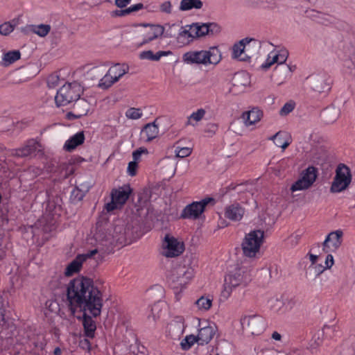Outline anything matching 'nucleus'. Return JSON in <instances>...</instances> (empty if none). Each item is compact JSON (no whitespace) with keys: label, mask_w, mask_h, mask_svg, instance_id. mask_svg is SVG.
Listing matches in <instances>:
<instances>
[{"label":"nucleus","mask_w":355,"mask_h":355,"mask_svg":"<svg viewBox=\"0 0 355 355\" xmlns=\"http://www.w3.org/2000/svg\"><path fill=\"white\" fill-rule=\"evenodd\" d=\"M103 282L85 277L70 281L67 288V305L71 315L83 318L84 334L94 338L96 324L92 318L101 313L103 305Z\"/></svg>","instance_id":"obj_1"},{"label":"nucleus","mask_w":355,"mask_h":355,"mask_svg":"<svg viewBox=\"0 0 355 355\" xmlns=\"http://www.w3.org/2000/svg\"><path fill=\"white\" fill-rule=\"evenodd\" d=\"M220 51L216 46H211L207 50L191 51L182 55V60L188 64H217L221 60Z\"/></svg>","instance_id":"obj_2"},{"label":"nucleus","mask_w":355,"mask_h":355,"mask_svg":"<svg viewBox=\"0 0 355 355\" xmlns=\"http://www.w3.org/2000/svg\"><path fill=\"white\" fill-rule=\"evenodd\" d=\"M83 91V87L78 82L64 84L57 91L55 96L57 107L65 106L78 101Z\"/></svg>","instance_id":"obj_3"},{"label":"nucleus","mask_w":355,"mask_h":355,"mask_svg":"<svg viewBox=\"0 0 355 355\" xmlns=\"http://www.w3.org/2000/svg\"><path fill=\"white\" fill-rule=\"evenodd\" d=\"M16 342L19 345L31 348L35 354V350H44L47 344L43 335L36 334L31 329H20L16 336Z\"/></svg>","instance_id":"obj_4"},{"label":"nucleus","mask_w":355,"mask_h":355,"mask_svg":"<svg viewBox=\"0 0 355 355\" xmlns=\"http://www.w3.org/2000/svg\"><path fill=\"white\" fill-rule=\"evenodd\" d=\"M194 275V268H172L167 276V282L173 289L181 291L189 283Z\"/></svg>","instance_id":"obj_5"},{"label":"nucleus","mask_w":355,"mask_h":355,"mask_svg":"<svg viewBox=\"0 0 355 355\" xmlns=\"http://www.w3.org/2000/svg\"><path fill=\"white\" fill-rule=\"evenodd\" d=\"M264 233L261 230H253L245 235L242 243L243 254L248 257H255L259 252Z\"/></svg>","instance_id":"obj_6"},{"label":"nucleus","mask_w":355,"mask_h":355,"mask_svg":"<svg viewBox=\"0 0 355 355\" xmlns=\"http://www.w3.org/2000/svg\"><path fill=\"white\" fill-rule=\"evenodd\" d=\"M129 71V67L125 64L116 63L112 65L100 79L98 86L103 89H108L116 83L123 76Z\"/></svg>","instance_id":"obj_7"},{"label":"nucleus","mask_w":355,"mask_h":355,"mask_svg":"<svg viewBox=\"0 0 355 355\" xmlns=\"http://www.w3.org/2000/svg\"><path fill=\"white\" fill-rule=\"evenodd\" d=\"M352 181V175L348 166L343 164L338 166L336 175L331 184L330 191L332 193H340L347 188Z\"/></svg>","instance_id":"obj_8"},{"label":"nucleus","mask_w":355,"mask_h":355,"mask_svg":"<svg viewBox=\"0 0 355 355\" xmlns=\"http://www.w3.org/2000/svg\"><path fill=\"white\" fill-rule=\"evenodd\" d=\"M215 200L207 197L200 201H195L187 205L182 210L180 217L184 219H196L204 212L205 207L211 204L214 205Z\"/></svg>","instance_id":"obj_9"},{"label":"nucleus","mask_w":355,"mask_h":355,"mask_svg":"<svg viewBox=\"0 0 355 355\" xmlns=\"http://www.w3.org/2000/svg\"><path fill=\"white\" fill-rule=\"evenodd\" d=\"M132 190L129 185H123L114 189L111 192V201L105 205L107 212L121 208L129 198Z\"/></svg>","instance_id":"obj_10"},{"label":"nucleus","mask_w":355,"mask_h":355,"mask_svg":"<svg viewBox=\"0 0 355 355\" xmlns=\"http://www.w3.org/2000/svg\"><path fill=\"white\" fill-rule=\"evenodd\" d=\"M141 26L144 27L145 30L141 35V41L135 44L137 48H140L154 40L162 38L165 30L164 27L160 24H142Z\"/></svg>","instance_id":"obj_11"},{"label":"nucleus","mask_w":355,"mask_h":355,"mask_svg":"<svg viewBox=\"0 0 355 355\" xmlns=\"http://www.w3.org/2000/svg\"><path fill=\"white\" fill-rule=\"evenodd\" d=\"M241 323L243 328L252 335H259L266 327L265 319L259 315L244 316Z\"/></svg>","instance_id":"obj_12"},{"label":"nucleus","mask_w":355,"mask_h":355,"mask_svg":"<svg viewBox=\"0 0 355 355\" xmlns=\"http://www.w3.org/2000/svg\"><path fill=\"white\" fill-rule=\"evenodd\" d=\"M0 336L1 338L8 339L15 336L16 326L12 321L5 318L4 299L0 293Z\"/></svg>","instance_id":"obj_13"},{"label":"nucleus","mask_w":355,"mask_h":355,"mask_svg":"<svg viewBox=\"0 0 355 355\" xmlns=\"http://www.w3.org/2000/svg\"><path fill=\"white\" fill-rule=\"evenodd\" d=\"M247 268H235V269L227 275L225 281L234 288L240 285L245 286L251 281L250 275L246 269Z\"/></svg>","instance_id":"obj_14"},{"label":"nucleus","mask_w":355,"mask_h":355,"mask_svg":"<svg viewBox=\"0 0 355 355\" xmlns=\"http://www.w3.org/2000/svg\"><path fill=\"white\" fill-rule=\"evenodd\" d=\"M332 78L326 73H320L310 77V84L313 90L322 93L331 89Z\"/></svg>","instance_id":"obj_15"},{"label":"nucleus","mask_w":355,"mask_h":355,"mask_svg":"<svg viewBox=\"0 0 355 355\" xmlns=\"http://www.w3.org/2000/svg\"><path fill=\"white\" fill-rule=\"evenodd\" d=\"M343 236L342 230H337L328 234L322 243V251L325 253L336 252L341 245Z\"/></svg>","instance_id":"obj_16"},{"label":"nucleus","mask_w":355,"mask_h":355,"mask_svg":"<svg viewBox=\"0 0 355 355\" xmlns=\"http://www.w3.org/2000/svg\"><path fill=\"white\" fill-rule=\"evenodd\" d=\"M102 259V254H100L96 249H94L87 253L78 254L76 259L67 266H82L85 262L92 266L94 263H93V261H94L96 264L98 265L101 263Z\"/></svg>","instance_id":"obj_17"},{"label":"nucleus","mask_w":355,"mask_h":355,"mask_svg":"<svg viewBox=\"0 0 355 355\" xmlns=\"http://www.w3.org/2000/svg\"><path fill=\"white\" fill-rule=\"evenodd\" d=\"M163 254L166 257H175L182 254L184 250L183 243L175 238L166 235L164 241Z\"/></svg>","instance_id":"obj_18"},{"label":"nucleus","mask_w":355,"mask_h":355,"mask_svg":"<svg viewBox=\"0 0 355 355\" xmlns=\"http://www.w3.org/2000/svg\"><path fill=\"white\" fill-rule=\"evenodd\" d=\"M220 31V27L216 23H194L191 24V33L195 37H202L206 35H216Z\"/></svg>","instance_id":"obj_19"},{"label":"nucleus","mask_w":355,"mask_h":355,"mask_svg":"<svg viewBox=\"0 0 355 355\" xmlns=\"http://www.w3.org/2000/svg\"><path fill=\"white\" fill-rule=\"evenodd\" d=\"M251 42L253 43L254 46H258L260 47V43L257 40L245 37L234 44L232 47V58L241 61L248 60L250 57L245 55H243V53L245 52L246 45L250 44Z\"/></svg>","instance_id":"obj_20"},{"label":"nucleus","mask_w":355,"mask_h":355,"mask_svg":"<svg viewBox=\"0 0 355 355\" xmlns=\"http://www.w3.org/2000/svg\"><path fill=\"white\" fill-rule=\"evenodd\" d=\"M200 329L198 330V344H207L214 337L216 331V326L214 323H209L207 321L199 323Z\"/></svg>","instance_id":"obj_21"},{"label":"nucleus","mask_w":355,"mask_h":355,"mask_svg":"<svg viewBox=\"0 0 355 355\" xmlns=\"http://www.w3.org/2000/svg\"><path fill=\"white\" fill-rule=\"evenodd\" d=\"M245 213V209L239 203L234 202L225 207L224 216L233 222H238L242 220Z\"/></svg>","instance_id":"obj_22"},{"label":"nucleus","mask_w":355,"mask_h":355,"mask_svg":"<svg viewBox=\"0 0 355 355\" xmlns=\"http://www.w3.org/2000/svg\"><path fill=\"white\" fill-rule=\"evenodd\" d=\"M40 147L39 143L34 139L27 141L26 144L17 149L11 150V155L13 156L24 157L31 156L38 150Z\"/></svg>","instance_id":"obj_23"},{"label":"nucleus","mask_w":355,"mask_h":355,"mask_svg":"<svg viewBox=\"0 0 355 355\" xmlns=\"http://www.w3.org/2000/svg\"><path fill=\"white\" fill-rule=\"evenodd\" d=\"M159 129L156 124V120L153 122L146 124L140 132L141 139L144 142H150L159 135Z\"/></svg>","instance_id":"obj_24"},{"label":"nucleus","mask_w":355,"mask_h":355,"mask_svg":"<svg viewBox=\"0 0 355 355\" xmlns=\"http://www.w3.org/2000/svg\"><path fill=\"white\" fill-rule=\"evenodd\" d=\"M263 116L262 111L257 107L244 112L242 114V119L246 126L255 124L259 121Z\"/></svg>","instance_id":"obj_25"},{"label":"nucleus","mask_w":355,"mask_h":355,"mask_svg":"<svg viewBox=\"0 0 355 355\" xmlns=\"http://www.w3.org/2000/svg\"><path fill=\"white\" fill-rule=\"evenodd\" d=\"M85 139L84 132L83 131L78 132L65 141L63 148L65 150L71 152L83 144Z\"/></svg>","instance_id":"obj_26"},{"label":"nucleus","mask_w":355,"mask_h":355,"mask_svg":"<svg viewBox=\"0 0 355 355\" xmlns=\"http://www.w3.org/2000/svg\"><path fill=\"white\" fill-rule=\"evenodd\" d=\"M25 30L27 32H31L41 37H44L49 33L51 31V26L45 24H30L25 27Z\"/></svg>","instance_id":"obj_27"},{"label":"nucleus","mask_w":355,"mask_h":355,"mask_svg":"<svg viewBox=\"0 0 355 355\" xmlns=\"http://www.w3.org/2000/svg\"><path fill=\"white\" fill-rule=\"evenodd\" d=\"M171 54V51H159L157 53H154L153 51L148 50V51H144L140 52L139 55V58L141 60H152V61H158L161 59L163 56H167L168 55Z\"/></svg>","instance_id":"obj_28"},{"label":"nucleus","mask_w":355,"mask_h":355,"mask_svg":"<svg viewBox=\"0 0 355 355\" xmlns=\"http://www.w3.org/2000/svg\"><path fill=\"white\" fill-rule=\"evenodd\" d=\"M317 168L310 166L301 173L300 178L311 187L317 178Z\"/></svg>","instance_id":"obj_29"},{"label":"nucleus","mask_w":355,"mask_h":355,"mask_svg":"<svg viewBox=\"0 0 355 355\" xmlns=\"http://www.w3.org/2000/svg\"><path fill=\"white\" fill-rule=\"evenodd\" d=\"M270 139L274 141L277 147L282 149L286 148L291 143L290 137L286 132H279L270 137Z\"/></svg>","instance_id":"obj_30"},{"label":"nucleus","mask_w":355,"mask_h":355,"mask_svg":"<svg viewBox=\"0 0 355 355\" xmlns=\"http://www.w3.org/2000/svg\"><path fill=\"white\" fill-rule=\"evenodd\" d=\"M203 6V2L201 0H181L179 10L180 11H189L193 9L199 10Z\"/></svg>","instance_id":"obj_31"},{"label":"nucleus","mask_w":355,"mask_h":355,"mask_svg":"<svg viewBox=\"0 0 355 355\" xmlns=\"http://www.w3.org/2000/svg\"><path fill=\"white\" fill-rule=\"evenodd\" d=\"M206 110L203 108L198 109L193 112L187 118V125L196 126L205 116Z\"/></svg>","instance_id":"obj_32"},{"label":"nucleus","mask_w":355,"mask_h":355,"mask_svg":"<svg viewBox=\"0 0 355 355\" xmlns=\"http://www.w3.org/2000/svg\"><path fill=\"white\" fill-rule=\"evenodd\" d=\"M340 115L339 109L336 107H329L322 112V116L327 123H334L337 120Z\"/></svg>","instance_id":"obj_33"},{"label":"nucleus","mask_w":355,"mask_h":355,"mask_svg":"<svg viewBox=\"0 0 355 355\" xmlns=\"http://www.w3.org/2000/svg\"><path fill=\"white\" fill-rule=\"evenodd\" d=\"M21 58V53L19 50H13L6 52L2 56V62L4 66H8Z\"/></svg>","instance_id":"obj_34"},{"label":"nucleus","mask_w":355,"mask_h":355,"mask_svg":"<svg viewBox=\"0 0 355 355\" xmlns=\"http://www.w3.org/2000/svg\"><path fill=\"white\" fill-rule=\"evenodd\" d=\"M48 218V215L44 216L43 218L39 220L37 223L36 224V225H38L40 227L42 226V230L44 232H50L55 228V222L54 219L52 218L49 221Z\"/></svg>","instance_id":"obj_35"},{"label":"nucleus","mask_w":355,"mask_h":355,"mask_svg":"<svg viewBox=\"0 0 355 355\" xmlns=\"http://www.w3.org/2000/svg\"><path fill=\"white\" fill-rule=\"evenodd\" d=\"M196 304L198 309L202 311L209 310L212 305V299L209 297L202 296L196 300Z\"/></svg>","instance_id":"obj_36"},{"label":"nucleus","mask_w":355,"mask_h":355,"mask_svg":"<svg viewBox=\"0 0 355 355\" xmlns=\"http://www.w3.org/2000/svg\"><path fill=\"white\" fill-rule=\"evenodd\" d=\"M275 63L279 64L277 53V50H275V49L269 53L266 60L261 64V68L266 69Z\"/></svg>","instance_id":"obj_37"},{"label":"nucleus","mask_w":355,"mask_h":355,"mask_svg":"<svg viewBox=\"0 0 355 355\" xmlns=\"http://www.w3.org/2000/svg\"><path fill=\"white\" fill-rule=\"evenodd\" d=\"M171 327L177 329V332L182 334L185 328L184 319L182 316H176L171 323Z\"/></svg>","instance_id":"obj_38"},{"label":"nucleus","mask_w":355,"mask_h":355,"mask_svg":"<svg viewBox=\"0 0 355 355\" xmlns=\"http://www.w3.org/2000/svg\"><path fill=\"white\" fill-rule=\"evenodd\" d=\"M16 26L15 21L5 22L0 25V34L2 35H8L11 33Z\"/></svg>","instance_id":"obj_39"},{"label":"nucleus","mask_w":355,"mask_h":355,"mask_svg":"<svg viewBox=\"0 0 355 355\" xmlns=\"http://www.w3.org/2000/svg\"><path fill=\"white\" fill-rule=\"evenodd\" d=\"M142 116V111L139 108L130 107L125 112V116L130 119L137 120L141 118Z\"/></svg>","instance_id":"obj_40"},{"label":"nucleus","mask_w":355,"mask_h":355,"mask_svg":"<svg viewBox=\"0 0 355 355\" xmlns=\"http://www.w3.org/2000/svg\"><path fill=\"white\" fill-rule=\"evenodd\" d=\"M310 187L307 185L300 178L295 181L291 187L290 190L291 192H295L298 191H303L309 189Z\"/></svg>","instance_id":"obj_41"},{"label":"nucleus","mask_w":355,"mask_h":355,"mask_svg":"<svg viewBox=\"0 0 355 355\" xmlns=\"http://www.w3.org/2000/svg\"><path fill=\"white\" fill-rule=\"evenodd\" d=\"M162 309L159 303L154 304L151 307V313L148 315V319H153V322H156L160 318Z\"/></svg>","instance_id":"obj_42"},{"label":"nucleus","mask_w":355,"mask_h":355,"mask_svg":"<svg viewBox=\"0 0 355 355\" xmlns=\"http://www.w3.org/2000/svg\"><path fill=\"white\" fill-rule=\"evenodd\" d=\"M234 288L233 286H232L229 284H227V282L225 281L223 284V288L220 293V300H227L230 297Z\"/></svg>","instance_id":"obj_43"},{"label":"nucleus","mask_w":355,"mask_h":355,"mask_svg":"<svg viewBox=\"0 0 355 355\" xmlns=\"http://www.w3.org/2000/svg\"><path fill=\"white\" fill-rule=\"evenodd\" d=\"M198 337L195 336L193 335L188 336L185 338V339L182 342L181 345L183 349H189L195 343H198Z\"/></svg>","instance_id":"obj_44"},{"label":"nucleus","mask_w":355,"mask_h":355,"mask_svg":"<svg viewBox=\"0 0 355 355\" xmlns=\"http://www.w3.org/2000/svg\"><path fill=\"white\" fill-rule=\"evenodd\" d=\"M179 36L180 37H184L187 40V41H191L193 38H195L194 35L191 33V25L187 27H182L181 31L179 33Z\"/></svg>","instance_id":"obj_45"},{"label":"nucleus","mask_w":355,"mask_h":355,"mask_svg":"<svg viewBox=\"0 0 355 355\" xmlns=\"http://www.w3.org/2000/svg\"><path fill=\"white\" fill-rule=\"evenodd\" d=\"M175 155L178 157L184 158L189 156L192 152V149L189 147H177L175 148Z\"/></svg>","instance_id":"obj_46"},{"label":"nucleus","mask_w":355,"mask_h":355,"mask_svg":"<svg viewBox=\"0 0 355 355\" xmlns=\"http://www.w3.org/2000/svg\"><path fill=\"white\" fill-rule=\"evenodd\" d=\"M159 10L161 12L170 15L173 11L172 3L170 1H165L159 5Z\"/></svg>","instance_id":"obj_47"},{"label":"nucleus","mask_w":355,"mask_h":355,"mask_svg":"<svg viewBox=\"0 0 355 355\" xmlns=\"http://www.w3.org/2000/svg\"><path fill=\"white\" fill-rule=\"evenodd\" d=\"M295 108V103L292 101L288 102L280 110V114L282 116H286L291 112Z\"/></svg>","instance_id":"obj_48"},{"label":"nucleus","mask_w":355,"mask_h":355,"mask_svg":"<svg viewBox=\"0 0 355 355\" xmlns=\"http://www.w3.org/2000/svg\"><path fill=\"white\" fill-rule=\"evenodd\" d=\"M60 81L57 74H51L47 78V85L49 88H55L58 85Z\"/></svg>","instance_id":"obj_49"},{"label":"nucleus","mask_w":355,"mask_h":355,"mask_svg":"<svg viewBox=\"0 0 355 355\" xmlns=\"http://www.w3.org/2000/svg\"><path fill=\"white\" fill-rule=\"evenodd\" d=\"M277 53L279 64H282L284 63L288 56V51L285 49H280L279 50H277Z\"/></svg>","instance_id":"obj_50"},{"label":"nucleus","mask_w":355,"mask_h":355,"mask_svg":"<svg viewBox=\"0 0 355 355\" xmlns=\"http://www.w3.org/2000/svg\"><path fill=\"white\" fill-rule=\"evenodd\" d=\"M148 150L145 148H139L132 153L133 161L137 162L142 154H148Z\"/></svg>","instance_id":"obj_51"},{"label":"nucleus","mask_w":355,"mask_h":355,"mask_svg":"<svg viewBox=\"0 0 355 355\" xmlns=\"http://www.w3.org/2000/svg\"><path fill=\"white\" fill-rule=\"evenodd\" d=\"M137 162L132 161L130 162L128 166L127 171L130 176H134L136 174L137 168Z\"/></svg>","instance_id":"obj_52"},{"label":"nucleus","mask_w":355,"mask_h":355,"mask_svg":"<svg viewBox=\"0 0 355 355\" xmlns=\"http://www.w3.org/2000/svg\"><path fill=\"white\" fill-rule=\"evenodd\" d=\"M45 306L51 312H56L59 307L58 304L53 300H47L45 303Z\"/></svg>","instance_id":"obj_53"},{"label":"nucleus","mask_w":355,"mask_h":355,"mask_svg":"<svg viewBox=\"0 0 355 355\" xmlns=\"http://www.w3.org/2000/svg\"><path fill=\"white\" fill-rule=\"evenodd\" d=\"M143 8H144V5L141 3H137L135 5H132L130 7H128V8L124 9L123 12H127L128 15H129L130 13H131L132 12H136V11H138V10L142 9Z\"/></svg>","instance_id":"obj_54"},{"label":"nucleus","mask_w":355,"mask_h":355,"mask_svg":"<svg viewBox=\"0 0 355 355\" xmlns=\"http://www.w3.org/2000/svg\"><path fill=\"white\" fill-rule=\"evenodd\" d=\"M308 256L309 257V260L311 263V265H314L315 264L317 260H318V255H315V254H308L306 257H304V259H303V263H306L307 264L306 261H307V259H308Z\"/></svg>","instance_id":"obj_55"},{"label":"nucleus","mask_w":355,"mask_h":355,"mask_svg":"<svg viewBox=\"0 0 355 355\" xmlns=\"http://www.w3.org/2000/svg\"><path fill=\"white\" fill-rule=\"evenodd\" d=\"M81 268H66V271L64 274L66 276L70 277L75 273H78L80 271Z\"/></svg>","instance_id":"obj_56"},{"label":"nucleus","mask_w":355,"mask_h":355,"mask_svg":"<svg viewBox=\"0 0 355 355\" xmlns=\"http://www.w3.org/2000/svg\"><path fill=\"white\" fill-rule=\"evenodd\" d=\"M330 253L331 252L328 253V254L327 255V257L325 258V261H324L325 266H333L334 264V257Z\"/></svg>","instance_id":"obj_57"},{"label":"nucleus","mask_w":355,"mask_h":355,"mask_svg":"<svg viewBox=\"0 0 355 355\" xmlns=\"http://www.w3.org/2000/svg\"><path fill=\"white\" fill-rule=\"evenodd\" d=\"M71 196H74V198L78 200H81L83 198V194L80 193V191L78 188L73 189Z\"/></svg>","instance_id":"obj_58"},{"label":"nucleus","mask_w":355,"mask_h":355,"mask_svg":"<svg viewBox=\"0 0 355 355\" xmlns=\"http://www.w3.org/2000/svg\"><path fill=\"white\" fill-rule=\"evenodd\" d=\"M131 0H115V4L119 8H124L130 3Z\"/></svg>","instance_id":"obj_59"},{"label":"nucleus","mask_w":355,"mask_h":355,"mask_svg":"<svg viewBox=\"0 0 355 355\" xmlns=\"http://www.w3.org/2000/svg\"><path fill=\"white\" fill-rule=\"evenodd\" d=\"M80 345L83 349H87L89 351L91 349V343L88 339H84L83 340H81Z\"/></svg>","instance_id":"obj_60"},{"label":"nucleus","mask_w":355,"mask_h":355,"mask_svg":"<svg viewBox=\"0 0 355 355\" xmlns=\"http://www.w3.org/2000/svg\"><path fill=\"white\" fill-rule=\"evenodd\" d=\"M271 278H276L277 275V268H266Z\"/></svg>","instance_id":"obj_61"},{"label":"nucleus","mask_w":355,"mask_h":355,"mask_svg":"<svg viewBox=\"0 0 355 355\" xmlns=\"http://www.w3.org/2000/svg\"><path fill=\"white\" fill-rule=\"evenodd\" d=\"M106 0H89L92 6H97L105 2Z\"/></svg>","instance_id":"obj_62"},{"label":"nucleus","mask_w":355,"mask_h":355,"mask_svg":"<svg viewBox=\"0 0 355 355\" xmlns=\"http://www.w3.org/2000/svg\"><path fill=\"white\" fill-rule=\"evenodd\" d=\"M124 11V10H116L114 12V15L115 16H117V17H122V16H124V15H127L128 13L127 12H123Z\"/></svg>","instance_id":"obj_63"},{"label":"nucleus","mask_w":355,"mask_h":355,"mask_svg":"<svg viewBox=\"0 0 355 355\" xmlns=\"http://www.w3.org/2000/svg\"><path fill=\"white\" fill-rule=\"evenodd\" d=\"M272 338L274 340H281L282 336H281L280 334H279L278 332L274 331L272 334Z\"/></svg>","instance_id":"obj_64"}]
</instances>
